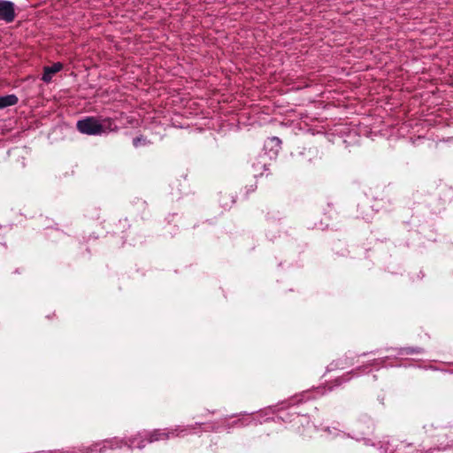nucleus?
<instances>
[{
    "label": "nucleus",
    "instance_id": "nucleus-1",
    "mask_svg": "<svg viewBox=\"0 0 453 453\" xmlns=\"http://www.w3.org/2000/svg\"><path fill=\"white\" fill-rule=\"evenodd\" d=\"M306 418L303 415H300L297 411L296 406L288 407H268L261 410L253 416L247 415L242 419V423L250 425L251 423H295L297 425H303ZM241 421V419L239 420Z\"/></svg>",
    "mask_w": 453,
    "mask_h": 453
},
{
    "label": "nucleus",
    "instance_id": "nucleus-2",
    "mask_svg": "<svg viewBox=\"0 0 453 453\" xmlns=\"http://www.w3.org/2000/svg\"><path fill=\"white\" fill-rule=\"evenodd\" d=\"M77 129L88 135H99L105 133L103 124L95 117H87L77 122Z\"/></svg>",
    "mask_w": 453,
    "mask_h": 453
},
{
    "label": "nucleus",
    "instance_id": "nucleus-3",
    "mask_svg": "<svg viewBox=\"0 0 453 453\" xmlns=\"http://www.w3.org/2000/svg\"><path fill=\"white\" fill-rule=\"evenodd\" d=\"M16 18L15 4L12 1L0 0V20L12 22Z\"/></svg>",
    "mask_w": 453,
    "mask_h": 453
},
{
    "label": "nucleus",
    "instance_id": "nucleus-4",
    "mask_svg": "<svg viewBox=\"0 0 453 453\" xmlns=\"http://www.w3.org/2000/svg\"><path fill=\"white\" fill-rule=\"evenodd\" d=\"M281 147V140L279 137L273 136L266 140L265 149L270 150V157H275L279 153Z\"/></svg>",
    "mask_w": 453,
    "mask_h": 453
},
{
    "label": "nucleus",
    "instance_id": "nucleus-5",
    "mask_svg": "<svg viewBox=\"0 0 453 453\" xmlns=\"http://www.w3.org/2000/svg\"><path fill=\"white\" fill-rule=\"evenodd\" d=\"M63 65L61 63L58 62L53 64L51 66L44 67V72L42 77V80L44 82H50L52 79L53 74L59 72L62 69Z\"/></svg>",
    "mask_w": 453,
    "mask_h": 453
},
{
    "label": "nucleus",
    "instance_id": "nucleus-6",
    "mask_svg": "<svg viewBox=\"0 0 453 453\" xmlns=\"http://www.w3.org/2000/svg\"><path fill=\"white\" fill-rule=\"evenodd\" d=\"M18 103V97L15 95H7L0 96V109L15 105Z\"/></svg>",
    "mask_w": 453,
    "mask_h": 453
},
{
    "label": "nucleus",
    "instance_id": "nucleus-7",
    "mask_svg": "<svg viewBox=\"0 0 453 453\" xmlns=\"http://www.w3.org/2000/svg\"><path fill=\"white\" fill-rule=\"evenodd\" d=\"M421 349L418 348H403L401 349L399 354L401 355H411L416 353H420Z\"/></svg>",
    "mask_w": 453,
    "mask_h": 453
},
{
    "label": "nucleus",
    "instance_id": "nucleus-8",
    "mask_svg": "<svg viewBox=\"0 0 453 453\" xmlns=\"http://www.w3.org/2000/svg\"><path fill=\"white\" fill-rule=\"evenodd\" d=\"M142 141H143L142 137H135L133 140V144L134 147H138L142 144Z\"/></svg>",
    "mask_w": 453,
    "mask_h": 453
},
{
    "label": "nucleus",
    "instance_id": "nucleus-9",
    "mask_svg": "<svg viewBox=\"0 0 453 453\" xmlns=\"http://www.w3.org/2000/svg\"><path fill=\"white\" fill-rule=\"evenodd\" d=\"M384 362H385V359H378V360H374L372 365H375V364L382 365Z\"/></svg>",
    "mask_w": 453,
    "mask_h": 453
}]
</instances>
